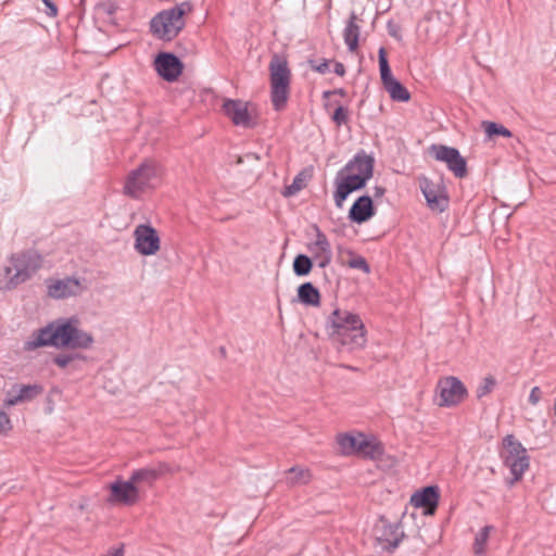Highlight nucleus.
<instances>
[{"label": "nucleus", "instance_id": "1", "mask_svg": "<svg viewBox=\"0 0 556 556\" xmlns=\"http://www.w3.org/2000/svg\"><path fill=\"white\" fill-rule=\"evenodd\" d=\"M94 340L91 333L79 328L77 318L58 319L35 331L25 342L26 351L41 346L90 349Z\"/></svg>", "mask_w": 556, "mask_h": 556}, {"label": "nucleus", "instance_id": "2", "mask_svg": "<svg viewBox=\"0 0 556 556\" xmlns=\"http://www.w3.org/2000/svg\"><path fill=\"white\" fill-rule=\"evenodd\" d=\"M326 332L331 341L349 351L361 350L367 343L366 329L361 317L346 309L336 308L327 318Z\"/></svg>", "mask_w": 556, "mask_h": 556}, {"label": "nucleus", "instance_id": "3", "mask_svg": "<svg viewBox=\"0 0 556 556\" xmlns=\"http://www.w3.org/2000/svg\"><path fill=\"white\" fill-rule=\"evenodd\" d=\"M191 11L192 4L188 1L161 11L150 22L151 33L161 40H173L186 25L184 16Z\"/></svg>", "mask_w": 556, "mask_h": 556}, {"label": "nucleus", "instance_id": "4", "mask_svg": "<svg viewBox=\"0 0 556 556\" xmlns=\"http://www.w3.org/2000/svg\"><path fill=\"white\" fill-rule=\"evenodd\" d=\"M163 173V167L159 162L144 160L127 175L124 186L125 194L139 198L146 190L156 188L162 181Z\"/></svg>", "mask_w": 556, "mask_h": 556}, {"label": "nucleus", "instance_id": "5", "mask_svg": "<svg viewBox=\"0 0 556 556\" xmlns=\"http://www.w3.org/2000/svg\"><path fill=\"white\" fill-rule=\"evenodd\" d=\"M270 73V99L276 111L285 109L289 93L291 72L288 62L275 54L269 63Z\"/></svg>", "mask_w": 556, "mask_h": 556}, {"label": "nucleus", "instance_id": "6", "mask_svg": "<svg viewBox=\"0 0 556 556\" xmlns=\"http://www.w3.org/2000/svg\"><path fill=\"white\" fill-rule=\"evenodd\" d=\"M12 266L4 268L5 277L9 278L7 288L12 289L28 280L40 267L41 256L34 251L12 255Z\"/></svg>", "mask_w": 556, "mask_h": 556}, {"label": "nucleus", "instance_id": "7", "mask_svg": "<svg viewBox=\"0 0 556 556\" xmlns=\"http://www.w3.org/2000/svg\"><path fill=\"white\" fill-rule=\"evenodd\" d=\"M504 451L501 456L505 466L510 469L513 479L508 481L509 485L519 481L525 471L528 470L530 458L527 450L515 439L513 434H507L503 440Z\"/></svg>", "mask_w": 556, "mask_h": 556}, {"label": "nucleus", "instance_id": "8", "mask_svg": "<svg viewBox=\"0 0 556 556\" xmlns=\"http://www.w3.org/2000/svg\"><path fill=\"white\" fill-rule=\"evenodd\" d=\"M378 56L381 81L391 99L400 102L408 101L410 99V93L399 80L392 76L391 68L387 59V51L384 48L379 49Z\"/></svg>", "mask_w": 556, "mask_h": 556}, {"label": "nucleus", "instance_id": "9", "mask_svg": "<svg viewBox=\"0 0 556 556\" xmlns=\"http://www.w3.org/2000/svg\"><path fill=\"white\" fill-rule=\"evenodd\" d=\"M430 151L437 161L444 162L447 165V168L455 177L464 178L467 176V162L456 148L444 144H432Z\"/></svg>", "mask_w": 556, "mask_h": 556}, {"label": "nucleus", "instance_id": "10", "mask_svg": "<svg viewBox=\"0 0 556 556\" xmlns=\"http://www.w3.org/2000/svg\"><path fill=\"white\" fill-rule=\"evenodd\" d=\"M437 390L440 395L439 406L457 405L464 400L467 393L464 383L453 376L441 379Z\"/></svg>", "mask_w": 556, "mask_h": 556}, {"label": "nucleus", "instance_id": "11", "mask_svg": "<svg viewBox=\"0 0 556 556\" xmlns=\"http://www.w3.org/2000/svg\"><path fill=\"white\" fill-rule=\"evenodd\" d=\"M334 184L336 191L333 193V200L338 208H342L350 193L363 189L366 185L364 178H361L358 175L349 174L344 169L339 170Z\"/></svg>", "mask_w": 556, "mask_h": 556}, {"label": "nucleus", "instance_id": "12", "mask_svg": "<svg viewBox=\"0 0 556 556\" xmlns=\"http://www.w3.org/2000/svg\"><path fill=\"white\" fill-rule=\"evenodd\" d=\"M135 249L141 255H153L160 250V237L150 225H138L134 231Z\"/></svg>", "mask_w": 556, "mask_h": 556}, {"label": "nucleus", "instance_id": "13", "mask_svg": "<svg viewBox=\"0 0 556 556\" xmlns=\"http://www.w3.org/2000/svg\"><path fill=\"white\" fill-rule=\"evenodd\" d=\"M405 534L400 522L390 523L381 520V525L377 527V542L379 546L387 552H393L402 542Z\"/></svg>", "mask_w": 556, "mask_h": 556}, {"label": "nucleus", "instance_id": "14", "mask_svg": "<svg viewBox=\"0 0 556 556\" xmlns=\"http://www.w3.org/2000/svg\"><path fill=\"white\" fill-rule=\"evenodd\" d=\"M154 68L166 81H175L184 71V64L170 52H161L154 60Z\"/></svg>", "mask_w": 556, "mask_h": 556}, {"label": "nucleus", "instance_id": "15", "mask_svg": "<svg viewBox=\"0 0 556 556\" xmlns=\"http://www.w3.org/2000/svg\"><path fill=\"white\" fill-rule=\"evenodd\" d=\"M419 187L430 210L443 212L448 206V198L442 188L427 177L419 178Z\"/></svg>", "mask_w": 556, "mask_h": 556}, {"label": "nucleus", "instance_id": "16", "mask_svg": "<svg viewBox=\"0 0 556 556\" xmlns=\"http://www.w3.org/2000/svg\"><path fill=\"white\" fill-rule=\"evenodd\" d=\"M138 486L131 483V480H117L111 484V495L109 501L126 506H131L138 502Z\"/></svg>", "mask_w": 556, "mask_h": 556}, {"label": "nucleus", "instance_id": "17", "mask_svg": "<svg viewBox=\"0 0 556 556\" xmlns=\"http://www.w3.org/2000/svg\"><path fill=\"white\" fill-rule=\"evenodd\" d=\"M43 392L40 384H14L4 400V406L10 407L20 403L30 402Z\"/></svg>", "mask_w": 556, "mask_h": 556}, {"label": "nucleus", "instance_id": "18", "mask_svg": "<svg viewBox=\"0 0 556 556\" xmlns=\"http://www.w3.org/2000/svg\"><path fill=\"white\" fill-rule=\"evenodd\" d=\"M81 290L79 280L71 277L64 279L50 280L48 283V294L53 299H64L77 295Z\"/></svg>", "mask_w": 556, "mask_h": 556}, {"label": "nucleus", "instance_id": "19", "mask_svg": "<svg viewBox=\"0 0 556 556\" xmlns=\"http://www.w3.org/2000/svg\"><path fill=\"white\" fill-rule=\"evenodd\" d=\"M342 169L352 175H358L367 182L374 173V159L364 151L357 153Z\"/></svg>", "mask_w": 556, "mask_h": 556}, {"label": "nucleus", "instance_id": "20", "mask_svg": "<svg viewBox=\"0 0 556 556\" xmlns=\"http://www.w3.org/2000/svg\"><path fill=\"white\" fill-rule=\"evenodd\" d=\"M225 115H227L235 125L251 127V116L247 103L241 100H226L223 105Z\"/></svg>", "mask_w": 556, "mask_h": 556}, {"label": "nucleus", "instance_id": "21", "mask_svg": "<svg viewBox=\"0 0 556 556\" xmlns=\"http://www.w3.org/2000/svg\"><path fill=\"white\" fill-rule=\"evenodd\" d=\"M438 486L429 485L413 494L410 503L415 507L425 508V513L432 515L439 504Z\"/></svg>", "mask_w": 556, "mask_h": 556}, {"label": "nucleus", "instance_id": "22", "mask_svg": "<svg viewBox=\"0 0 556 556\" xmlns=\"http://www.w3.org/2000/svg\"><path fill=\"white\" fill-rule=\"evenodd\" d=\"M372 200L369 195L359 197L349 211V218L353 223L363 224L375 215Z\"/></svg>", "mask_w": 556, "mask_h": 556}, {"label": "nucleus", "instance_id": "23", "mask_svg": "<svg viewBox=\"0 0 556 556\" xmlns=\"http://www.w3.org/2000/svg\"><path fill=\"white\" fill-rule=\"evenodd\" d=\"M168 470L169 467L166 464H160L157 467H147L135 470L129 479L136 486L141 483L152 485L160 476L167 472Z\"/></svg>", "mask_w": 556, "mask_h": 556}, {"label": "nucleus", "instance_id": "24", "mask_svg": "<svg viewBox=\"0 0 556 556\" xmlns=\"http://www.w3.org/2000/svg\"><path fill=\"white\" fill-rule=\"evenodd\" d=\"M356 14L352 12L343 33L344 42L346 43L351 52L356 51V49L358 48L361 27L356 24Z\"/></svg>", "mask_w": 556, "mask_h": 556}, {"label": "nucleus", "instance_id": "25", "mask_svg": "<svg viewBox=\"0 0 556 556\" xmlns=\"http://www.w3.org/2000/svg\"><path fill=\"white\" fill-rule=\"evenodd\" d=\"M299 301L305 305L319 306L320 293L312 282H304L298 288Z\"/></svg>", "mask_w": 556, "mask_h": 556}, {"label": "nucleus", "instance_id": "26", "mask_svg": "<svg viewBox=\"0 0 556 556\" xmlns=\"http://www.w3.org/2000/svg\"><path fill=\"white\" fill-rule=\"evenodd\" d=\"M362 441H364L363 434H359L357 437L350 434H341L338 437V444L340 446L342 454L344 455L358 454L363 444Z\"/></svg>", "mask_w": 556, "mask_h": 556}, {"label": "nucleus", "instance_id": "27", "mask_svg": "<svg viewBox=\"0 0 556 556\" xmlns=\"http://www.w3.org/2000/svg\"><path fill=\"white\" fill-rule=\"evenodd\" d=\"M330 250L331 245L328 238L319 228H316V239L308 244V251L313 254L314 258H317L320 254L327 253Z\"/></svg>", "mask_w": 556, "mask_h": 556}, {"label": "nucleus", "instance_id": "28", "mask_svg": "<svg viewBox=\"0 0 556 556\" xmlns=\"http://www.w3.org/2000/svg\"><path fill=\"white\" fill-rule=\"evenodd\" d=\"M287 473L289 475L288 483L290 485L307 484L312 479L311 471L303 467H291Z\"/></svg>", "mask_w": 556, "mask_h": 556}, {"label": "nucleus", "instance_id": "29", "mask_svg": "<svg viewBox=\"0 0 556 556\" xmlns=\"http://www.w3.org/2000/svg\"><path fill=\"white\" fill-rule=\"evenodd\" d=\"M362 447L358 452L365 458L377 459L382 455V446L379 443L367 440L364 437Z\"/></svg>", "mask_w": 556, "mask_h": 556}, {"label": "nucleus", "instance_id": "30", "mask_svg": "<svg viewBox=\"0 0 556 556\" xmlns=\"http://www.w3.org/2000/svg\"><path fill=\"white\" fill-rule=\"evenodd\" d=\"M313 267L312 260L305 254H299L293 260V271L296 276H306Z\"/></svg>", "mask_w": 556, "mask_h": 556}, {"label": "nucleus", "instance_id": "31", "mask_svg": "<svg viewBox=\"0 0 556 556\" xmlns=\"http://www.w3.org/2000/svg\"><path fill=\"white\" fill-rule=\"evenodd\" d=\"M348 255H349V258L345 261V264L349 267L354 268V269H359V270L364 271L365 274H368L370 271L369 264L367 263L365 257H363L361 255H356L352 251H348Z\"/></svg>", "mask_w": 556, "mask_h": 556}, {"label": "nucleus", "instance_id": "32", "mask_svg": "<svg viewBox=\"0 0 556 556\" xmlns=\"http://www.w3.org/2000/svg\"><path fill=\"white\" fill-rule=\"evenodd\" d=\"M482 126L489 137L493 136H503V137H511V131L504 127L503 125H500L494 122H483Z\"/></svg>", "mask_w": 556, "mask_h": 556}, {"label": "nucleus", "instance_id": "33", "mask_svg": "<svg viewBox=\"0 0 556 556\" xmlns=\"http://www.w3.org/2000/svg\"><path fill=\"white\" fill-rule=\"evenodd\" d=\"M492 530L491 526L483 527L479 533L476 535L473 549L476 554H482L484 551V546L489 540L490 531Z\"/></svg>", "mask_w": 556, "mask_h": 556}, {"label": "nucleus", "instance_id": "34", "mask_svg": "<svg viewBox=\"0 0 556 556\" xmlns=\"http://www.w3.org/2000/svg\"><path fill=\"white\" fill-rule=\"evenodd\" d=\"M496 386V380L492 376H488L482 379L481 383L476 390V395L480 400L485 395L490 394Z\"/></svg>", "mask_w": 556, "mask_h": 556}, {"label": "nucleus", "instance_id": "35", "mask_svg": "<svg viewBox=\"0 0 556 556\" xmlns=\"http://www.w3.org/2000/svg\"><path fill=\"white\" fill-rule=\"evenodd\" d=\"M304 187H305V175H304V173H300L294 177L292 184L285 188L283 195L285 197L294 195L300 190H302Z\"/></svg>", "mask_w": 556, "mask_h": 556}, {"label": "nucleus", "instance_id": "36", "mask_svg": "<svg viewBox=\"0 0 556 556\" xmlns=\"http://www.w3.org/2000/svg\"><path fill=\"white\" fill-rule=\"evenodd\" d=\"M76 359L86 361V356L74 353V354H60L53 358V363L60 368H65Z\"/></svg>", "mask_w": 556, "mask_h": 556}, {"label": "nucleus", "instance_id": "37", "mask_svg": "<svg viewBox=\"0 0 556 556\" xmlns=\"http://www.w3.org/2000/svg\"><path fill=\"white\" fill-rule=\"evenodd\" d=\"M43 8L36 5L39 12H43L49 17H55L58 15V7L53 0H40Z\"/></svg>", "mask_w": 556, "mask_h": 556}, {"label": "nucleus", "instance_id": "38", "mask_svg": "<svg viewBox=\"0 0 556 556\" xmlns=\"http://www.w3.org/2000/svg\"><path fill=\"white\" fill-rule=\"evenodd\" d=\"M332 121L337 126H341L349 122V110L342 105H339L332 115Z\"/></svg>", "mask_w": 556, "mask_h": 556}, {"label": "nucleus", "instance_id": "39", "mask_svg": "<svg viewBox=\"0 0 556 556\" xmlns=\"http://www.w3.org/2000/svg\"><path fill=\"white\" fill-rule=\"evenodd\" d=\"M308 63L314 71L320 74H326L329 72V61L326 59L321 60L320 62L309 60Z\"/></svg>", "mask_w": 556, "mask_h": 556}, {"label": "nucleus", "instance_id": "40", "mask_svg": "<svg viewBox=\"0 0 556 556\" xmlns=\"http://www.w3.org/2000/svg\"><path fill=\"white\" fill-rule=\"evenodd\" d=\"M331 258H332V251L330 250L327 253L320 254L315 260L318 262L319 267L325 268L331 263Z\"/></svg>", "mask_w": 556, "mask_h": 556}, {"label": "nucleus", "instance_id": "41", "mask_svg": "<svg viewBox=\"0 0 556 556\" xmlns=\"http://www.w3.org/2000/svg\"><path fill=\"white\" fill-rule=\"evenodd\" d=\"M11 429V421L4 412H0V433L7 432Z\"/></svg>", "mask_w": 556, "mask_h": 556}, {"label": "nucleus", "instance_id": "42", "mask_svg": "<svg viewBox=\"0 0 556 556\" xmlns=\"http://www.w3.org/2000/svg\"><path fill=\"white\" fill-rule=\"evenodd\" d=\"M98 9L106 15H113L116 12L117 7L115 3L109 1L101 3Z\"/></svg>", "mask_w": 556, "mask_h": 556}, {"label": "nucleus", "instance_id": "43", "mask_svg": "<svg viewBox=\"0 0 556 556\" xmlns=\"http://www.w3.org/2000/svg\"><path fill=\"white\" fill-rule=\"evenodd\" d=\"M388 33L391 37L395 38L396 40H401V29H400V26L392 23V22H389L388 25Z\"/></svg>", "mask_w": 556, "mask_h": 556}, {"label": "nucleus", "instance_id": "44", "mask_svg": "<svg viewBox=\"0 0 556 556\" xmlns=\"http://www.w3.org/2000/svg\"><path fill=\"white\" fill-rule=\"evenodd\" d=\"M540 400H541V390L539 387H533L530 392V395H529V402L532 405H535L540 402Z\"/></svg>", "mask_w": 556, "mask_h": 556}, {"label": "nucleus", "instance_id": "45", "mask_svg": "<svg viewBox=\"0 0 556 556\" xmlns=\"http://www.w3.org/2000/svg\"><path fill=\"white\" fill-rule=\"evenodd\" d=\"M334 73L339 76H343L345 74V67L342 63L340 62H337L334 64V68H333Z\"/></svg>", "mask_w": 556, "mask_h": 556}, {"label": "nucleus", "instance_id": "46", "mask_svg": "<svg viewBox=\"0 0 556 556\" xmlns=\"http://www.w3.org/2000/svg\"><path fill=\"white\" fill-rule=\"evenodd\" d=\"M384 192H386V189H384L383 187H375V193H374V195H375L376 198H378V197H382V195L384 194Z\"/></svg>", "mask_w": 556, "mask_h": 556}, {"label": "nucleus", "instance_id": "47", "mask_svg": "<svg viewBox=\"0 0 556 556\" xmlns=\"http://www.w3.org/2000/svg\"><path fill=\"white\" fill-rule=\"evenodd\" d=\"M342 367L346 368V369H350V370H353V371H356L357 368L356 367H353V366H350V365H343Z\"/></svg>", "mask_w": 556, "mask_h": 556}, {"label": "nucleus", "instance_id": "48", "mask_svg": "<svg viewBox=\"0 0 556 556\" xmlns=\"http://www.w3.org/2000/svg\"><path fill=\"white\" fill-rule=\"evenodd\" d=\"M220 354H223V355L226 354L225 348H220Z\"/></svg>", "mask_w": 556, "mask_h": 556}, {"label": "nucleus", "instance_id": "49", "mask_svg": "<svg viewBox=\"0 0 556 556\" xmlns=\"http://www.w3.org/2000/svg\"><path fill=\"white\" fill-rule=\"evenodd\" d=\"M329 94H330V91H326V92L324 93V96H325V97H328Z\"/></svg>", "mask_w": 556, "mask_h": 556}]
</instances>
